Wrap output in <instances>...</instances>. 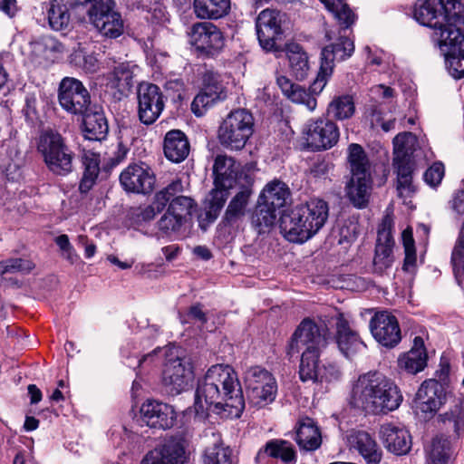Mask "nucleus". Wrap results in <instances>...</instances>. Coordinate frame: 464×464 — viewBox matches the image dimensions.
Wrapping results in <instances>:
<instances>
[{
  "instance_id": "9d476101",
  "label": "nucleus",
  "mask_w": 464,
  "mask_h": 464,
  "mask_svg": "<svg viewBox=\"0 0 464 464\" xmlns=\"http://www.w3.org/2000/svg\"><path fill=\"white\" fill-rule=\"evenodd\" d=\"M188 445L181 434L167 436L146 453L140 464H188L190 455Z\"/></svg>"
},
{
  "instance_id": "680f3d73",
  "label": "nucleus",
  "mask_w": 464,
  "mask_h": 464,
  "mask_svg": "<svg viewBox=\"0 0 464 464\" xmlns=\"http://www.w3.org/2000/svg\"><path fill=\"white\" fill-rule=\"evenodd\" d=\"M216 102L213 98L201 90L192 101L191 111L196 116H202L207 109Z\"/></svg>"
},
{
  "instance_id": "a211bd4d",
  "label": "nucleus",
  "mask_w": 464,
  "mask_h": 464,
  "mask_svg": "<svg viewBox=\"0 0 464 464\" xmlns=\"http://www.w3.org/2000/svg\"><path fill=\"white\" fill-rule=\"evenodd\" d=\"M370 329L374 339L385 347H395L401 340L399 322L388 311L376 313L371 319Z\"/></svg>"
},
{
  "instance_id": "7c9ffc66",
  "label": "nucleus",
  "mask_w": 464,
  "mask_h": 464,
  "mask_svg": "<svg viewBox=\"0 0 464 464\" xmlns=\"http://www.w3.org/2000/svg\"><path fill=\"white\" fill-rule=\"evenodd\" d=\"M189 142L179 130H171L165 135L163 150L166 158L173 162L183 161L189 153Z\"/></svg>"
},
{
  "instance_id": "338daca9",
  "label": "nucleus",
  "mask_w": 464,
  "mask_h": 464,
  "mask_svg": "<svg viewBox=\"0 0 464 464\" xmlns=\"http://www.w3.org/2000/svg\"><path fill=\"white\" fill-rule=\"evenodd\" d=\"M397 190L400 197H411L415 191L412 176H397Z\"/></svg>"
},
{
  "instance_id": "69168bd1",
  "label": "nucleus",
  "mask_w": 464,
  "mask_h": 464,
  "mask_svg": "<svg viewBox=\"0 0 464 464\" xmlns=\"http://www.w3.org/2000/svg\"><path fill=\"white\" fill-rule=\"evenodd\" d=\"M359 230L358 225L353 222H350L349 224L343 225L340 228V238L338 240L339 244L351 243L357 238Z\"/></svg>"
},
{
  "instance_id": "c03bdc74",
  "label": "nucleus",
  "mask_w": 464,
  "mask_h": 464,
  "mask_svg": "<svg viewBox=\"0 0 464 464\" xmlns=\"http://www.w3.org/2000/svg\"><path fill=\"white\" fill-rule=\"evenodd\" d=\"M355 111L352 96L342 95L335 97L328 105L327 113L335 120L343 121L351 118Z\"/></svg>"
},
{
  "instance_id": "864d4df0",
  "label": "nucleus",
  "mask_w": 464,
  "mask_h": 464,
  "mask_svg": "<svg viewBox=\"0 0 464 464\" xmlns=\"http://www.w3.org/2000/svg\"><path fill=\"white\" fill-rule=\"evenodd\" d=\"M204 464H232L230 450L221 445H214L205 450Z\"/></svg>"
},
{
  "instance_id": "6e6d98bb",
  "label": "nucleus",
  "mask_w": 464,
  "mask_h": 464,
  "mask_svg": "<svg viewBox=\"0 0 464 464\" xmlns=\"http://www.w3.org/2000/svg\"><path fill=\"white\" fill-rule=\"evenodd\" d=\"M34 267L31 260L24 258H10L0 262L1 274L7 273H29Z\"/></svg>"
},
{
  "instance_id": "2eb2a0df",
  "label": "nucleus",
  "mask_w": 464,
  "mask_h": 464,
  "mask_svg": "<svg viewBox=\"0 0 464 464\" xmlns=\"http://www.w3.org/2000/svg\"><path fill=\"white\" fill-rule=\"evenodd\" d=\"M138 116L145 125L154 123L165 107V97L160 88L150 82H141L137 91Z\"/></svg>"
},
{
  "instance_id": "f3484780",
  "label": "nucleus",
  "mask_w": 464,
  "mask_h": 464,
  "mask_svg": "<svg viewBox=\"0 0 464 464\" xmlns=\"http://www.w3.org/2000/svg\"><path fill=\"white\" fill-rule=\"evenodd\" d=\"M155 175L146 164L131 163L120 175L121 187L127 192L149 194L153 190Z\"/></svg>"
},
{
  "instance_id": "1a4fd4ad",
  "label": "nucleus",
  "mask_w": 464,
  "mask_h": 464,
  "mask_svg": "<svg viewBox=\"0 0 464 464\" xmlns=\"http://www.w3.org/2000/svg\"><path fill=\"white\" fill-rule=\"evenodd\" d=\"M353 52V41L345 35H340L336 42L323 48L320 70L310 87L311 91L320 93L326 84L327 78L333 73L335 62H342L351 57Z\"/></svg>"
},
{
  "instance_id": "a878e982",
  "label": "nucleus",
  "mask_w": 464,
  "mask_h": 464,
  "mask_svg": "<svg viewBox=\"0 0 464 464\" xmlns=\"http://www.w3.org/2000/svg\"><path fill=\"white\" fill-rule=\"evenodd\" d=\"M427 362L428 353L424 341L420 336H416L411 349L398 358V368L409 374L415 375L425 369Z\"/></svg>"
},
{
  "instance_id": "052dcab7",
  "label": "nucleus",
  "mask_w": 464,
  "mask_h": 464,
  "mask_svg": "<svg viewBox=\"0 0 464 464\" xmlns=\"http://www.w3.org/2000/svg\"><path fill=\"white\" fill-rule=\"evenodd\" d=\"M145 18L154 25H163L169 21L166 9L160 2H155L147 9Z\"/></svg>"
},
{
  "instance_id": "f8f14e48",
  "label": "nucleus",
  "mask_w": 464,
  "mask_h": 464,
  "mask_svg": "<svg viewBox=\"0 0 464 464\" xmlns=\"http://www.w3.org/2000/svg\"><path fill=\"white\" fill-rule=\"evenodd\" d=\"M305 148L312 151H322L333 148L339 140V128L328 119H311L303 128Z\"/></svg>"
},
{
  "instance_id": "c85d7f7f",
  "label": "nucleus",
  "mask_w": 464,
  "mask_h": 464,
  "mask_svg": "<svg viewBox=\"0 0 464 464\" xmlns=\"http://www.w3.org/2000/svg\"><path fill=\"white\" fill-rule=\"evenodd\" d=\"M381 434L387 450L396 455H404L411 448V437L407 430L393 424L382 426Z\"/></svg>"
},
{
  "instance_id": "412c9836",
  "label": "nucleus",
  "mask_w": 464,
  "mask_h": 464,
  "mask_svg": "<svg viewBox=\"0 0 464 464\" xmlns=\"http://www.w3.org/2000/svg\"><path fill=\"white\" fill-rule=\"evenodd\" d=\"M279 227L281 233L289 242L304 243L312 237L300 205L281 216Z\"/></svg>"
},
{
  "instance_id": "6e6552de",
  "label": "nucleus",
  "mask_w": 464,
  "mask_h": 464,
  "mask_svg": "<svg viewBox=\"0 0 464 464\" xmlns=\"http://www.w3.org/2000/svg\"><path fill=\"white\" fill-rule=\"evenodd\" d=\"M243 379L247 399L253 406L264 408L276 400L277 382L265 367L255 365L246 368Z\"/></svg>"
},
{
  "instance_id": "79ce46f5",
  "label": "nucleus",
  "mask_w": 464,
  "mask_h": 464,
  "mask_svg": "<svg viewBox=\"0 0 464 464\" xmlns=\"http://www.w3.org/2000/svg\"><path fill=\"white\" fill-rule=\"evenodd\" d=\"M50 26L56 31L67 27L70 22V13L64 0H51L47 9Z\"/></svg>"
},
{
  "instance_id": "0e129e2a",
  "label": "nucleus",
  "mask_w": 464,
  "mask_h": 464,
  "mask_svg": "<svg viewBox=\"0 0 464 464\" xmlns=\"http://www.w3.org/2000/svg\"><path fill=\"white\" fill-rule=\"evenodd\" d=\"M444 421L452 425L454 431L459 434L464 427V412L460 407H455L444 415Z\"/></svg>"
},
{
  "instance_id": "f704fd0d",
  "label": "nucleus",
  "mask_w": 464,
  "mask_h": 464,
  "mask_svg": "<svg viewBox=\"0 0 464 464\" xmlns=\"http://www.w3.org/2000/svg\"><path fill=\"white\" fill-rule=\"evenodd\" d=\"M132 78L133 72L130 65L127 63H121L105 75V84L107 88L124 93L132 87Z\"/></svg>"
},
{
  "instance_id": "7ed1b4c3",
  "label": "nucleus",
  "mask_w": 464,
  "mask_h": 464,
  "mask_svg": "<svg viewBox=\"0 0 464 464\" xmlns=\"http://www.w3.org/2000/svg\"><path fill=\"white\" fill-rule=\"evenodd\" d=\"M402 401L397 385L379 372L359 375L352 386L349 403L367 414L387 413Z\"/></svg>"
},
{
  "instance_id": "e2e57ef3",
  "label": "nucleus",
  "mask_w": 464,
  "mask_h": 464,
  "mask_svg": "<svg viewBox=\"0 0 464 464\" xmlns=\"http://www.w3.org/2000/svg\"><path fill=\"white\" fill-rule=\"evenodd\" d=\"M444 173V165L441 162H435L425 171L423 178L430 187H436L441 182Z\"/></svg>"
},
{
  "instance_id": "13d9d810",
  "label": "nucleus",
  "mask_w": 464,
  "mask_h": 464,
  "mask_svg": "<svg viewBox=\"0 0 464 464\" xmlns=\"http://www.w3.org/2000/svg\"><path fill=\"white\" fill-rule=\"evenodd\" d=\"M293 102L304 104L306 108L313 111L317 106L316 98L304 88L297 85L294 92L288 97Z\"/></svg>"
},
{
  "instance_id": "aec40b11",
  "label": "nucleus",
  "mask_w": 464,
  "mask_h": 464,
  "mask_svg": "<svg viewBox=\"0 0 464 464\" xmlns=\"http://www.w3.org/2000/svg\"><path fill=\"white\" fill-rule=\"evenodd\" d=\"M142 421L153 429L168 430L174 426L177 414L168 403L148 399L140 410Z\"/></svg>"
},
{
  "instance_id": "cd10ccee",
  "label": "nucleus",
  "mask_w": 464,
  "mask_h": 464,
  "mask_svg": "<svg viewBox=\"0 0 464 464\" xmlns=\"http://www.w3.org/2000/svg\"><path fill=\"white\" fill-rule=\"evenodd\" d=\"M372 188L371 175H352L345 186V196L357 208L367 206Z\"/></svg>"
},
{
  "instance_id": "4468645a",
  "label": "nucleus",
  "mask_w": 464,
  "mask_h": 464,
  "mask_svg": "<svg viewBox=\"0 0 464 464\" xmlns=\"http://www.w3.org/2000/svg\"><path fill=\"white\" fill-rule=\"evenodd\" d=\"M285 14L276 9L266 8L256 19V30L261 47L267 52L278 50L276 42L282 39V23Z\"/></svg>"
},
{
  "instance_id": "de8ad7c7",
  "label": "nucleus",
  "mask_w": 464,
  "mask_h": 464,
  "mask_svg": "<svg viewBox=\"0 0 464 464\" xmlns=\"http://www.w3.org/2000/svg\"><path fill=\"white\" fill-rule=\"evenodd\" d=\"M276 208L266 206V203L259 199L258 205L252 216V224L261 232L264 228L274 225L276 218Z\"/></svg>"
},
{
  "instance_id": "bb28decb",
  "label": "nucleus",
  "mask_w": 464,
  "mask_h": 464,
  "mask_svg": "<svg viewBox=\"0 0 464 464\" xmlns=\"http://www.w3.org/2000/svg\"><path fill=\"white\" fill-rule=\"evenodd\" d=\"M295 440L301 450L314 451L322 445L320 428L313 419L301 418L295 425Z\"/></svg>"
},
{
  "instance_id": "a18cd8bd",
  "label": "nucleus",
  "mask_w": 464,
  "mask_h": 464,
  "mask_svg": "<svg viewBox=\"0 0 464 464\" xmlns=\"http://www.w3.org/2000/svg\"><path fill=\"white\" fill-rule=\"evenodd\" d=\"M202 91L207 92L214 101H223L227 97L221 76L215 72L207 71L202 77Z\"/></svg>"
},
{
  "instance_id": "c756f323",
  "label": "nucleus",
  "mask_w": 464,
  "mask_h": 464,
  "mask_svg": "<svg viewBox=\"0 0 464 464\" xmlns=\"http://www.w3.org/2000/svg\"><path fill=\"white\" fill-rule=\"evenodd\" d=\"M300 208L313 237L324 226L328 218V204L323 199L313 198L305 204H301Z\"/></svg>"
},
{
  "instance_id": "37998d69",
  "label": "nucleus",
  "mask_w": 464,
  "mask_h": 464,
  "mask_svg": "<svg viewBox=\"0 0 464 464\" xmlns=\"http://www.w3.org/2000/svg\"><path fill=\"white\" fill-rule=\"evenodd\" d=\"M348 161L352 175H371L369 160L361 145L357 143L349 145Z\"/></svg>"
},
{
  "instance_id": "473e14b6",
  "label": "nucleus",
  "mask_w": 464,
  "mask_h": 464,
  "mask_svg": "<svg viewBox=\"0 0 464 464\" xmlns=\"http://www.w3.org/2000/svg\"><path fill=\"white\" fill-rule=\"evenodd\" d=\"M334 16L341 31L352 29L358 20L355 11L343 0H319Z\"/></svg>"
},
{
  "instance_id": "f257e3e1",
  "label": "nucleus",
  "mask_w": 464,
  "mask_h": 464,
  "mask_svg": "<svg viewBox=\"0 0 464 464\" xmlns=\"http://www.w3.org/2000/svg\"><path fill=\"white\" fill-rule=\"evenodd\" d=\"M327 326L314 319L304 318L292 334L286 346V354L292 358L301 354L298 374L303 382H332L339 381L342 372L332 361H321V353L328 344Z\"/></svg>"
},
{
  "instance_id": "774afa93",
  "label": "nucleus",
  "mask_w": 464,
  "mask_h": 464,
  "mask_svg": "<svg viewBox=\"0 0 464 464\" xmlns=\"http://www.w3.org/2000/svg\"><path fill=\"white\" fill-rule=\"evenodd\" d=\"M188 316L190 319L200 323L202 325L208 322L207 314L203 311L202 304L198 303L189 307Z\"/></svg>"
},
{
  "instance_id": "603ef678",
  "label": "nucleus",
  "mask_w": 464,
  "mask_h": 464,
  "mask_svg": "<svg viewBox=\"0 0 464 464\" xmlns=\"http://www.w3.org/2000/svg\"><path fill=\"white\" fill-rule=\"evenodd\" d=\"M193 206L194 201L192 198L179 196L171 199L167 210L184 223L187 218L191 215Z\"/></svg>"
},
{
  "instance_id": "72a5a7b5",
  "label": "nucleus",
  "mask_w": 464,
  "mask_h": 464,
  "mask_svg": "<svg viewBox=\"0 0 464 464\" xmlns=\"http://www.w3.org/2000/svg\"><path fill=\"white\" fill-rule=\"evenodd\" d=\"M351 443L368 464H378L381 461L382 450L375 440L366 431H356L351 437Z\"/></svg>"
},
{
  "instance_id": "58836bf2",
  "label": "nucleus",
  "mask_w": 464,
  "mask_h": 464,
  "mask_svg": "<svg viewBox=\"0 0 464 464\" xmlns=\"http://www.w3.org/2000/svg\"><path fill=\"white\" fill-rule=\"evenodd\" d=\"M229 10L230 0H194V12L201 19H218Z\"/></svg>"
},
{
  "instance_id": "4be33fe9",
  "label": "nucleus",
  "mask_w": 464,
  "mask_h": 464,
  "mask_svg": "<svg viewBox=\"0 0 464 464\" xmlns=\"http://www.w3.org/2000/svg\"><path fill=\"white\" fill-rule=\"evenodd\" d=\"M444 399L443 384L436 379L424 381L419 388L415 403L418 410L424 413H435Z\"/></svg>"
},
{
  "instance_id": "49530a36",
  "label": "nucleus",
  "mask_w": 464,
  "mask_h": 464,
  "mask_svg": "<svg viewBox=\"0 0 464 464\" xmlns=\"http://www.w3.org/2000/svg\"><path fill=\"white\" fill-rule=\"evenodd\" d=\"M250 195L251 189L245 187L232 198L226 211V218L229 222L236 220L245 214Z\"/></svg>"
},
{
  "instance_id": "4c0bfd02",
  "label": "nucleus",
  "mask_w": 464,
  "mask_h": 464,
  "mask_svg": "<svg viewBox=\"0 0 464 464\" xmlns=\"http://www.w3.org/2000/svg\"><path fill=\"white\" fill-rule=\"evenodd\" d=\"M83 174L79 189L81 193H87L96 182L100 173V155L92 151H84L82 157Z\"/></svg>"
},
{
  "instance_id": "393cba45",
  "label": "nucleus",
  "mask_w": 464,
  "mask_h": 464,
  "mask_svg": "<svg viewBox=\"0 0 464 464\" xmlns=\"http://www.w3.org/2000/svg\"><path fill=\"white\" fill-rule=\"evenodd\" d=\"M215 186L232 188L241 179L243 171L240 163L227 155H218L213 165Z\"/></svg>"
},
{
  "instance_id": "bf43d9fd",
  "label": "nucleus",
  "mask_w": 464,
  "mask_h": 464,
  "mask_svg": "<svg viewBox=\"0 0 464 464\" xmlns=\"http://www.w3.org/2000/svg\"><path fill=\"white\" fill-rule=\"evenodd\" d=\"M23 112L26 121L33 124L40 121L39 102L35 93L26 94Z\"/></svg>"
},
{
  "instance_id": "ea45409f",
  "label": "nucleus",
  "mask_w": 464,
  "mask_h": 464,
  "mask_svg": "<svg viewBox=\"0 0 464 464\" xmlns=\"http://www.w3.org/2000/svg\"><path fill=\"white\" fill-rule=\"evenodd\" d=\"M289 67L296 80H304L310 71L307 53L301 45L292 44L287 46Z\"/></svg>"
},
{
  "instance_id": "e433bc0d",
  "label": "nucleus",
  "mask_w": 464,
  "mask_h": 464,
  "mask_svg": "<svg viewBox=\"0 0 464 464\" xmlns=\"http://www.w3.org/2000/svg\"><path fill=\"white\" fill-rule=\"evenodd\" d=\"M289 198L290 190L287 185L276 179L265 187L259 199L266 206L278 209L285 206Z\"/></svg>"
},
{
  "instance_id": "9b49d317",
  "label": "nucleus",
  "mask_w": 464,
  "mask_h": 464,
  "mask_svg": "<svg viewBox=\"0 0 464 464\" xmlns=\"http://www.w3.org/2000/svg\"><path fill=\"white\" fill-rule=\"evenodd\" d=\"M195 379L194 367L189 359L176 357L169 359L162 371V386L171 396L188 391Z\"/></svg>"
},
{
  "instance_id": "f03ea898",
  "label": "nucleus",
  "mask_w": 464,
  "mask_h": 464,
  "mask_svg": "<svg viewBox=\"0 0 464 464\" xmlns=\"http://www.w3.org/2000/svg\"><path fill=\"white\" fill-rule=\"evenodd\" d=\"M194 408L199 417L208 411L222 418H239L245 408V400L237 375L232 367L212 365L198 381Z\"/></svg>"
},
{
  "instance_id": "0eeeda50",
  "label": "nucleus",
  "mask_w": 464,
  "mask_h": 464,
  "mask_svg": "<svg viewBox=\"0 0 464 464\" xmlns=\"http://www.w3.org/2000/svg\"><path fill=\"white\" fill-rule=\"evenodd\" d=\"M254 132V117L246 109L232 111L218 128L219 143L230 150H242Z\"/></svg>"
},
{
  "instance_id": "c9c22d12",
  "label": "nucleus",
  "mask_w": 464,
  "mask_h": 464,
  "mask_svg": "<svg viewBox=\"0 0 464 464\" xmlns=\"http://www.w3.org/2000/svg\"><path fill=\"white\" fill-rule=\"evenodd\" d=\"M83 115V134L90 140H102L105 139L108 133L107 120L101 111H94Z\"/></svg>"
},
{
  "instance_id": "5fc2aeb1",
  "label": "nucleus",
  "mask_w": 464,
  "mask_h": 464,
  "mask_svg": "<svg viewBox=\"0 0 464 464\" xmlns=\"http://www.w3.org/2000/svg\"><path fill=\"white\" fill-rule=\"evenodd\" d=\"M229 188H230L215 186V188L210 191L207 198L209 213L217 214L220 211L227 199Z\"/></svg>"
},
{
  "instance_id": "8fccbe9b",
  "label": "nucleus",
  "mask_w": 464,
  "mask_h": 464,
  "mask_svg": "<svg viewBox=\"0 0 464 464\" xmlns=\"http://www.w3.org/2000/svg\"><path fill=\"white\" fill-rule=\"evenodd\" d=\"M401 237L405 252L402 269L406 272H413L416 267L417 257L411 229L403 230Z\"/></svg>"
},
{
  "instance_id": "2f4dec72",
  "label": "nucleus",
  "mask_w": 464,
  "mask_h": 464,
  "mask_svg": "<svg viewBox=\"0 0 464 464\" xmlns=\"http://www.w3.org/2000/svg\"><path fill=\"white\" fill-rule=\"evenodd\" d=\"M280 459L285 463L295 462L296 454L293 445L284 440H271L261 448L256 457V461L260 464L266 458Z\"/></svg>"
},
{
  "instance_id": "a19ab883",
  "label": "nucleus",
  "mask_w": 464,
  "mask_h": 464,
  "mask_svg": "<svg viewBox=\"0 0 464 464\" xmlns=\"http://www.w3.org/2000/svg\"><path fill=\"white\" fill-rule=\"evenodd\" d=\"M407 136V133H401L398 134L393 140V166L395 168L397 176H412L413 173V166L411 161L410 155L408 154L407 149L405 147V140Z\"/></svg>"
},
{
  "instance_id": "b1692460",
  "label": "nucleus",
  "mask_w": 464,
  "mask_h": 464,
  "mask_svg": "<svg viewBox=\"0 0 464 464\" xmlns=\"http://www.w3.org/2000/svg\"><path fill=\"white\" fill-rule=\"evenodd\" d=\"M441 9L449 15V31H440L439 34L442 37V41L453 40L461 41L464 46V16L460 14L462 11V4L460 0H439Z\"/></svg>"
},
{
  "instance_id": "5701e85b",
  "label": "nucleus",
  "mask_w": 464,
  "mask_h": 464,
  "mask_svg": "<svg viewBox=\"0 0 464 464\" xmlns=\"http://www.w3.org/2000/svg\"><path fill=\"white\" fill-rule=\"evenodd\" d=\"M336 343L340 351L350 357L360 352L364 343L361 340L358 333L353 330L344 314L339 313L335 317Z\"/></svg>"
},
{
  "instance_id": "20e7f679",
  "label": "nucleus",
  "mask_w": 464,
  "mask_h": 464,
  "mask_svg": "<svg viewBox=\"0 0 464 464\" xmlns=\"http://www.w3.org/2000/svg\"><path fill=\"white\" fill-rule=\"evenodd\" d=\"M414 18L420 24L434 30L433 38L445 51L446 63L450 73L456 79L464 77V46L461 41H442L439 32H448L449 15L441 9L439 0H417L414 6Z\"/></svg>"
},
{
  "instance_id": "dca6fc26",
  "label": "nucleus",
  "mask_w": 464,
  "mask_h": 464,
  "mask_svg": "<svg viewBox=\"0 0 464 464\" xmlns=\"http://www.w3.org/2000/svg\"><path fill=\"white\" fill-rule=\"evenodd\" d=\"M190 43L200 53L213 57L223 49L225 37L213 23L198 22L191 27Z\"/></svg>"
},
{
  "instance_id": "6ab92c4d",
  "label": "nucleus",
  "mask_w": 464,
  "mask_h": 464,
  "mask_svg": "<svg viewBox=\"0 0 464 464\" xmlns=\"http://www.w3.org/2000/svg\"><path fill=\"white\" fill-rule=\"evenodd\" d=\"M392 219L389 217H385L378 230L375 255L372 264L373 271L378 275H382L392 266L394 262V256L392 254L394 240L392 234Z\"/></svg>"
},
{
  "instance_id": "423d86ee",
  "label": "nucleus",
  "mask_w": 464,
  "mask_h": 464,
  "mask_svg": "<svg viewBox=\"0 0 464 464\" xmlns=\"http://www.w3.org/2000/svg\"><path fill=\"white\" fill-rule=\"evenodd\" d=\"M37 150L48 169L53 174L65 176L72 171L74 154L60 133L44 131L39 137Z\"/></svg>"
},
{
  "instance_id": "3c124183",
  "label": "nucleus",
  "mask_w": 464,
  "mask_h": 464,
  "mask_svg": "<svg viewBox=\"0 0 464 464\" xmlns=\"http://www.w3.org/2000/svg\"><path fill=\"white\" fill-rule=\"evenodd\" d=\"M183 222L167 210L157 223L158 234L161 237H169L179 231Z\"/></svg>"
},
{
  "instance_id": "09e8293b",
  "label": "nucleus",
  "mask_w": 464,
  "mask_h": 464,
  "mask_svg": "<svg viewBox=\"0 0 464 464\" xmlns=\"http://www.w3.org/2000/svg\"><path fill=\"white\" fill-rule=\"evenodd\" d=\"M450 457V441L442 436L432 440L429 454V464H447Z\"/></svg>"
},
{
  "instance_id": "4d7b16f0",
  "label": "nucleus",
  "mask_w": 464,
  "mask_h": 464,
  "mask_svg": "<svg viewBox=\"0 0 464 464\" xmlns=\"http://www.w3.org/2000/svg\"><path fill=\"white\" fill-rule=\"evenodd\" d=\"M451 263L457 275L464 276V221L451 254Z\"/></svg>"
},
{
  "instance_id": "39448f33",
  "label": "nucleus",
  "mask_w": 464,
  "mask_h": 464,
  "mask_svg": "<svg viewBox=\"0 0 464 464\" xmlns=\"http://www.w3.org/2000/svg\"><path fill=\"white\" fill-rule=\"evenodd\" d=\"M75 6L102 36L115 39L123 34L124 21L114 0H75Z\"/></svg>"
},
{
  "instance_id": "ddd939ff",
  "label": "nucleus",
  "mask_w": 464,
  "mask_h": 464,
  "mask_svg": "<svg viewBox=\"0 0 464 464\" xmlns=\"http://www.w3.org/2000/svg\"><path fill=\"white\" fill-rule=\"evenodd\" d=\"M58 101L67 112L84 114L91 104V95L83 83L73 77H64L58 88Z\"/></svg>"
}]
</instances>
